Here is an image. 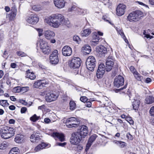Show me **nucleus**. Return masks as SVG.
<instances>
[{"mask_svg": "<svg viewBox=\"0 0 154 154\" xmlns=\"http://www.w3.org/2000/svg\"><path fill=\"white\" fill-rule=\"evenodd\" d=\"M58 51L57 50H54L52 52V54H51L49 57H58Z\"/></svg>", "mask_w": 154, "mask_h": 154, "instance_id": "58836bf2", "label": "nucleus"}, {"mask_svg": "<svg viewBox=\"0 0 154 154\" xmlns=\"http://www.w3.org/2000/svg\"><path fill=\"white\" fill-rule=\"evenodd\" d=\"M30 140L31 142H35L39 140L40 139L39 136L38 135V133L34 132L30 137Z\"/></svg>", "mask_w": 154, "mask_h": 154, "instance_id": "b1692460", "label": "nucleus"}, {"mask_svg": "<svg viewBox=\"0 0 154 154\" xmlns=\"http://www.w3.org/2000/svg\"><path fill=\"white\" fill-rule=\"evenodd\" d=\"M15 122V121L13 119H10L9 121V123L10 124H14Z\"/></svg>", "mask_w": 154, "mask_h": 154, "instance_id": "0e129e2a", "label": "nucleus"}, {"mask_svg": "<svg viewBox=\"0 0 154 154\" xmlns=\"http://www.w3.org/2000/svg\"><path fill=\"white\" fill-rule=\"evenodd\" d=\"M17 65L14 63H12L11 64V66L13 68H15L16 67Z\"/></svg>", "mask_w": 154, "mask_h": 154, "instance_id": "69168bd1", "label": "nucleus"}, {"mask_svg": "<svg viewBox=\"0 0 154 154\" xmlns=\"http://www.w3.org/2000/svg\"><path fill=\"white\" fill-rule=\"evenodd\" d=\"M11 150L12 151H13L14 152H19V149L17 147H15L12 148Z\"/></svg>", "mask_w": 154, "mask_h": 154, "instance_id": "4d7b16f0", "label": "nucleus"}, {"mask_svg": "<svg viewBox=\"0 0 154 154\" xmlns=\"http://www.w3.org/2000/svg\"><path fill=\"white\" fill-rule=\"evenodd\" d=\"M115 61L114 57L112 56H109L106 59V70L107 72H109L112 69L114 64V61Z\"/></svg>", "mask_w": 154, "mask_h": 154, "instance_id": "6e6552de", "label": "nucleus"}, {"mask_svg": "<svg viewBox=\"0 0 154 154\" xmlns=\"http://www.w3.org/2000/svg\"><path fill=\"white\" fill-rule=\"evenodd\" d=\"M17 53L18 56L21 57H25L27 55L26 53L21 51H18L17 52Z\"/></svg>", "mask_w": 154, "mask_h": 154, "instance_id": "c03bdc74", "label": "nucleus"}, {"mask_svg": "<svg viewBox=\"0 0 154 154\" xmlns=\"http://www.w3.org/2000/svg\"><path fill=\"white\" fill-rule=\"evenodd\" d=\"M66 124L68 128H75L78 126L79 123L76 118L71 117L66 120Z\"/></svg>", "mask_w": 154, "mask_h": 154, "instance_id": "1a4fd4ad", "label": "nucleus"}, {"mask_svg": "<svg viewBox=\"0 0 154 154\" xmlns=\"http://www.w3.org/2000/svg\"><path fill=\"white\" fill-rule=\"evenodd\" d=\"M66 143L65 142L62 143H57V145L61 146H64L66 145Z\"/></svg>", "mask_w": 154, "mask_h": 154, "instance_id": "680f3d73", "label": "nucleus"}, {"mask_svg": "<svg viewBox=\"0 0 154 154\" xmlns=\"http://www.w3.org/2000/svg\"><path fill=\"white\" fill-rule=\"evenodd\" d=\"M82 49L85 54H89L91 51V47L88 45H85L82 48Z\"/></svg>", "mask_w": 154, "mask_h": 154, "instance_id": "bb28decb", "label": "nucleus"}, {"mask_svg": "<svg viewBox=\"0 0 154 154\" xmlns=\"http://www.w3.org/2000/svg\"><path fill=\"white\" fill-rule=\"evenodd\" d=\"M106 70L104 65L100 64L99 65L97 72V76L98 78H100L103 77Z\"/></svg>", "mask_w": 154, "mask_h": 154, "instance_id": "ddd939ff", "label": "nucleus"}, {"mask_svg": "<svg viewBox=\"0 0 154 154\" xmlns=\"http://www.w3.org/2000/svg\"><path fill=\"white\" fill-rule=\"evenodd\" d=\"M143 15L142 12L139 10H137L130 13L128 16V19L130 22L135 21L140 19Z\"/></svg>", "mask_w": 154, "mask_h": 154, "instance_id": "20e7f679", "label": "nucleus"}, {"mask_svg": "<svg viewBox=\"0 0 154 154\" xmlns=\"http://www.w3.org/2000/svg\"><path fill=\"white\" fill-rule=\"evenodd\" d=\"M83 138L78 132H74L72 134L70 142L71 144L76 145L80 142Z\"/></svg>", "mask_w": 154, "mask_h": 154, "instance_id": "39448f33", "label": "nucleus"}, {"mask_svg": "<svg viewBox=\"0 0 154 154\" xmlns=\"http://www.w3.org/2000/svg\"><path fill=\"white\" fill-rule=\"evenodd\" d=\"M76 132H78L83 138H84L88 134V128L86 126L82 125L79 127V128Z\"/></svg>", "mask_w": 154, "mask_h": 154, "instance_id": "f8f14e48", "label": "nucleus"}, {"mask_svg": "<svg viewBox=\"0 0 154 154\" xmlns=\"http://www.w3.org/2000/svg\"><path fill=\"white\" fill-rule=\"evenodd\" d=\"M0 104L4 107L8 106L9 105V103L7 102V100H0Z\"/></svg>", "mask_w": 154, "mask_h": 154, "instance_id": "c9c22d12", "label": "nucleus"}, {"mask_svg": "<svg viewBox=\"0 0 154 154\" xmlns=\"http://www.w3.org/2000/svg\"><path fill=\"white\" fill-rule=\"evenodd\" d=\"M126 8L125 5L122 4H119L117 7L116 9V14L118 16H121L123 15Z\"/></svg>", "mask_w": 154, "mask_h": 154, "instance_id": "4468645a", "label": "nucleus"}, {"mask_svg": "<svg viewBox=\"0 0 154 154\" xmlns=\"http://www.w3.org/2000/svg\"><path fill=\"white\" fill-rule=\"evenodd\" d=\"M27 108L25 107H22L20 110V112L21 113H25L27 110Z\"/></svg>", "mask_w": 154, "mask_h": 154, "instance_id": "6e6d98bb", "label": "nucleus"}, {"mask_svg": "<svg viewBox=\"0 0 154 154\" xmlns=\"http://www.w3.org/2000/svg\"><path fill=\"white\" fill-rule=\"evenodd\" d=\"M26 77L31 80H33L35 78V75L33 72L30 71V70L28 69L26 71Z\"/></svg>", "mask_w": 154, "mask_h": 154, "instance_id": "a878e982", "label": "nucleus"}, {"mask_svg": "<svg viewBox=\"0 0 154 154\" xmlns=\"http://www.w3.org/2000/svg\"><path fill=\"white\" fill-rule=\"evenodd\" d=\"M73 40L74 41L78 43L80 41V38L77 35H74L73 37Z\"/></svg>", "mask_w": 154, "mask_h": 154, "instance_id": "49530a36", "label": "nucleus"}, {"mask_svg": "<svg viewBox=\"0 0 154 154\" xmlns=\"http://www.w3.org/2000/svg\"><path fill=\"white\" fill-rule=\"evenodd\" d=\"M96 60L93 56H89L87 59L86 64L87 68L91 71H93L95 66Z\"/></svg>", "mask_w": 154, "mask_h": 154, "instance_id": "423d86ee", "label": "nucleus"}, {"mask_svg": "<svg viewBox=\"0 0 154 154\" xmlns=\"http://www.w3.org/2000/svg\"><path fill=\"white\" fill-rule=\"evenodd\" d=\"M145 102L147 104H151L154 102V97L152 96H148L145 99Z\"/></svg>", "mask_w": 154, "mask_h": 154, "instance_id": "7c9ffc66", "label": "nucleus"}, {"mask_svg": "<svg viewBox=\"0 0 154 154\" xmlns=\"http://www.w3.org/2000/svg\"><path fill=\"white\" fill-rule=\"evenodd\" d=\"M45 23L54 28H57L61 24L66 25L69 23L68 20L64 18L61 14H53L45 18Z\"/></svg>", "mask_w": 154, "mask_h": 154, "instance_id": "f257e3e1", "label": "nucleus"}, {"mask_svg": "<svg viewBox=\"0 0 154 154\" xmlns=\"http://www.w3.org/2000/svg\"><path fill=\"white\" fill-rule=\"evenodd\" d=\"M9 109L11 110H13L15 109L16 107L14 105H11L9 107Z\"/></svg>", "mask_w": 154, "mask_h": 154, "instance_id": "052dcab7", "label": "nucleus"}, {"mask_svg": "<svg viewBox=\"0 0 154 154\" xmlns=\"http://www.w3.org/2000/svg\"><path fill=\"white\" fill-rule=\"evenodd\" d=\"M130 69L131 71L133 73V74H134V73H135L136 72H137L136 70L135 69L133 66H130Z\"/></svg>", "mask_w": 154, "mask_h": 154, "instance_id": "3c124183", "label": "nucleus"}, {"mask_svg": "<svg viewBox=\"0 0 154 154\" xmlns=\"http://www.w3.org/2000/svg\"><path fill=\"white\" fill-rule=\"evenodd\" d=\"M149 113L152 116H154V106L151 107L149 111Z\"/></svg>", "mask_w": 154, "mask_h": 154, "instance_id": "603ef678", "label": "nucleus"}, {"mask_svg": "<svg viewBox=\"0 0 154 154\" xmlns=\"http://www.w3.org/2000/svg\"><path fill=\"white\" fill-rule=\"evenodd\" d=\"M77 11L78 12V13L79 14L84 15L86 13L87 10L86 9H83L78 8Z\"/></svg>", "mask_w": 154, "mask_h": 154, "instance_id": "f704fd0d", "label": "nucleus"}, {"mask_svg": "<svg viewBox=\"0 0 154 154\" xmlns=\"http://www.w3.org/2000/svg\"><path fill=\"white\" fill-rule=\"evenodd\" d=\"M113 143L121 148L124 147L126 145L125 143L122 141L115 140Z\"/></svg>", "mask_w": 154, "mask_h": 154, "instance_id": "473e14b6", "label": "nucleus"}, {"mask_svg": "<svg viewBox=\"0 0 154 154\" xmlns=\"http://www.w3.org/2000/svg\"><path fill=\"white\" fill-rule=\"evenodd\" d=\"M19 102L24 105L27 106L28 104L27 102L25 100L22 99L19 100Z\"/></svg>", "mask_w": 154, "mask_h": 154, "instance_id": "864d4df0", "label": "nucleus"}, {"mask_svg": "<svg viewBox=\"0 0 154 154\" xmlns=\"http://www.w3.org/2000/svg\"><path fill=\"white\" fill-rule=\"evenodd\" d=\"M54 2L55 6L59 8H63L65 5L64 0H54Z\"/></svg>", "mask_w": 154, "mask_h": 154, "instance_id": "412c9836", "label": "nucleus"}, {"mask_svg": "<svg viewBox=\"0 0 154 154\" xmlns=\"http://www.w3.org/2000/svg\"><path fill=\"white\" fill-rule=\"evenodd\" d=\"M17 13H14L11 12L9 14V20L11 21L13 20L16 15Z\"/></svg>", "mask_w": 154, "mask_h": 154, "instance_id": "4c0bfd02", "label": "nucleus"}, {"mask_svg": "<svg viewBox=\"0 0 154 154\" xmlns=\"http://www.w3.org/2000/svg\"><path fill=\"white\" fill-rule=\"evenodd\" d=\"M58 95L55 92H50L47 93L45 97V100L48 102H50L56 100Z\"/></svg>", "mask_w": 154, "mask_h": 154, "instance_id": "9d476101", "label": "nucleus"}, {"mask_svg": "<svg viewBox=\"0 0 154 154\" xmlns=\"http://www.w3.org/2000/svg\"><path fill=\"white\" fill-rule=\"evenodd\" d=\"M136 2L141 5H143V6L146 7H148L147 5H145V4H144L143 3V2H141L137 1Z\"/></svg>", "mask_w": 154, "mask_h": 154, "instance_id": "e2e57ef3", "label": "nucleus"}, {"mask_svg": "<svg viewBox=\"0 0 154 154\" xmlns=\"http://www.w3.org/2000/svg\"><path fill=\"white\" fill-rule=\"evenodd\" d=\"M99 40V37L97 32L93 33L91 44L94 45H97L98 44Z\"/></svg>", "mask_w": 154, "mask_h": 154, "instance_id": "aec40b11", "label": "nucleus"}, {"mask_svg": "<svg viewBox=\"0 0 154 154\" xmlns=\"http://www.w3.org/2000/svg\"><path fill=\"white\" fill-rule=\"evenodd\" d=\"M48 84V83L45 80H40L35 82L33 86L35 88L41 89Z\"/></svg>", "mask_w": 154, "mask_h": 154, "instance_id": "f3484780", "label": "nucleus"}, {"mask_svg": "<svg viewBox=\"0 0 154 154\" xmlns=\"http://www.w3.org/2000/svg\"><path fill=\"white\" fill-rule=\"evenodd\" d=\"M25 139L24 136L22 134H18L17 135L15 138V141L17 143H21L23 142Z\"/></svg>", "mask_w": 154, "mask_h": 154, "instance_id": "393cba45", "label": "nucleus"}, {"mask_svg": "<svg viewBox=\"0 0 154 154\" xmlns=\"http://www.w3.org/2000/svg\"><path fill=\"white\" fill-rule=\"evenodd\" d=\"M82 61L81 59L77 57L72 58L69 63V67L73 69L78 68L81 66Z\"/></svg>", "mask_w": 154, "mask_h": 154, "instance_id": "0eeeda50", "label": "nucleus"}, {"mask_svg": "<svg viewBox=\"0 0 154 154\" xmlns=\"http://www.w3.org/2000/svg\"><path fill=\"white\" fill-rule=\"evenodd\" d=\"M135 79L138 81H141L143 78L137 72H136L133 74Z\"/></svg>", "mask_w": 154, "mask_h": 154, "instance_id": "72a5a7b5", "label": "nucleus"}, {"mask_svg": "<svg viewBox=\"0 0 154 154\" xmlns=\"http://www.w3.org/2000/svg\"><path fill=\"white\" fill-rule=\"evenodd\" d=\"M126 137L128 139H130V140L132 139V137L130 133H128L127 134Z\"/></svg>", "mask_w": 154, "mask_h": 154, "instance_id": "bf43d9fd", "label": "nucleus"}, {"mask_svg": "<svg viewBox=\"0 0 154 154\" xmlns=\"http://www.w3.org/2000/svg\"><path fill=\"white\" fill-rule=\"evenodd\" d=\"M51 136L56 138L58 139L59 140L61 141L64 140V136L62 134H60L57 132L53 133L51 135Z\"/></svg>", "mask_w": 154, "mask_h": 154, "instance_id": "4be33fe9", "label": "nucleus"}, {"mask_svg": "<svg viewBox=\"0 0 154 154\" xmlns=\"http://www.w3.org/2000/svg\"><path fill=\"white\" fill-rule=\"evenodd\" d=\"M36 30L38 31V36H42L43 34V30L42 29L37 28L36 29Z\"/></svg>", "mask_w": 154, "mask_h": 154, "instance_id": "de8ad7c7", "label": "nucleus"}, {"mask_svg": "<svg viewBox=\"0 0 154 154\" xmlns=\"http://www.w3.org/2000/svg\"><path fill=\"white\" fill-rule=\"evenodd\" d=\"M11 11L12 12L17 13V10L14 5H13V6L11 7Z\"/></svg>", "mask_w": 154, "mask_h": 154, "instance_id": "5fc2aeb1", "label": "nucleus"}, {"mask_svg": "<svg viewBox=\"0 0 154 154\" xmlns=\"http://www.w3.org/2000/svg\"><path fill=\"white\" fill-rule=\"evenodd\" d=\"M39 118V116H37L36 115L34 114L33 116L30 118V119L33 122H35L38 120Z\"/></svg>", "mask_w": 154, "mask_h": 154, "instance_id": "79ce46f5", "label": "nucleus"}, {"mask_svg": "<svg viewBox=\"0 0 154 154\" xmlns=\"http://www.w3.org/2000/svg\"><path fill=\"white\" fill-rule=\"evenodd\" d=\"M41 51L45 54H48L51 52L50 47L48 45L47 42L43 39H40L38 43Z\"/></svg>", "mask_w": 154, "mask_h": 154, "instance_id": "7ed1b4c3", "label": "nucleus"}, {"mask_svg": "<svg viewBox=\"0 0 154 154\" xmlns=\"http://www.w3.org/2000/svg\"><path fill=\"white\" fill-rule=\"evenodd\" d=\"M91 32V31L89 29H84L82 32L81 34L82 37H86L88 36Z\"/></svg>", "mask_w": 154, "mask_h": 154, "instance_id": "c756f323", "label": "nucleus"}, {"mask_svg": "<svg viewBox=\"0 0 154 154\" xmlns=\"http://www.w3.org/2000/svg\"><path fill=\"white\" fill-rule=\"evenodd\" d=\"M146 32L145 31H144L143 32V35H144V37H146L147 38H150V39L152 38H153V36H151L150 35L147 34L146 33Z\"/></svg>", "mask_w": 154, "mask_h": 154, "instance_id": "09e8293b", "label": "nucleus"}, {"mask_svg": "<svg viewBox=\"0 0 154 154\" xmlns=\"http://www.w3.org/2000/svg\"><path fill=\"white\" fill-rule=\"evenodd\" d=\"M50 63L52 64H56L59 62L58 57H49Z\"/></svg>", "mask_w": 154, "mask_h": 154, "instance_id": "2f4dec72", "label": "nucleus"}, {"mask_svg": "<svg viewBox=\"0 0 154 154\" xmlns=\"http://www.w3.org/2000/svg\"><path fill=\"white\" fill-rule=\"evenodd\" d=\"M44 121L45 123H48L50 122L51 120L48 118H45L44 119Z\"/></svg>", "mask_w": 154, "mask_h": 154, "instance_id": "338daca9", "label": "nucleus"}, {"mask_svg": "<svg viewBox=\"0 0 154 154\" xmlns=\"http://www.w3.org/2000/svg\"><path fill=\"white\" fill-rule=\"evenodd\" d=\"M124 78L122 76L119 75L115 77L114 84L115 86L119 88L124 85Z\"/></svg>", "mask_w": 154, "mask_h": 154, "instance_id": "9b49d317", "label": "nucleus"}, {"mask_svg": "<svg viewBox=\"0 0 154 154\" xmlns=\"http://www.w3.org/2000/svg\"><path fill=\"white\" fill-rule=\"evenodd\" d=\"M8 146V144L6 142H4L0 144V149H5Z\"/></svg>", "mask_w": 154, "mask_h": 154, "instance_id": "ea45409f", "label": "nucleus"}, {"mask_svg": "<svg viewBox=\"0 0 154 154\" xmlns=\"http://www.w3.org/2000/svg\"><path fill=\"white\" fill-rule=\"evenodd\" d=\"M47 145L44 143H42L37 146L35 148L34 150L36 152H38L45 148Z\"/></svg>", "mask_w": 154, "mask_h": 154, "instance_id": "c85d7f7f", "label": "nucleus"}, {"mask_svg": "<svg viewBox=\"0 0 154 154\" xmlns=\"http://www.w3.org/2000/svg\"><path fill=\"white\" fill-rule=\"evenodd\" d=\"M77 150L78 151L81 150L82 149V146L80 145H79L77 146L76 147Z\"/></svg>", "mask_w": 154, "mask_h": 154, "instance_id": "13d9d810", "label": "nucleus"}, {"mask_svg": "<svg viewBox=\"0 0 154 154\" xmlns=\"http://www.w3.org/2000/svg\"><path fill=\"white\" fill-rule=\"evenodd\" d=\"M69 107L70 109L73 110L76 108L75 103L73 101H70L69 102Z\"/></svg>", "mask_w": 154, "mask_h": 154, "instance_id": "e433bc0d", "label": "nucleus"}, {"mask_svg": "<svg viewBox=\"0 0 154 154\" xmlns=\"http://www.w3.org/2000/svg\"><path fill=\"white\" fill-rule=\"evenodd\" d=\"M96 51L99 56L101 57L104 56L107 52L106 48L103 46L97 47Z\"/></svg>", "mask_w": 154, "mask_h": 154, "instance_id": "dca6fc26", "label": "nucleus"}, {"mask_svg": "<svg viewBox=\"0 0 154 154\" xmlns=\"http://www.w3.org/2000/svg\"><path fill=\"white\" fill-rule=\"evenodd\" d=\"M140 104V100L139 99H134L133 102V108L134 110H137Z\"/></svg>", "mask_w": 154, "mask_h": 154, "instance_id": "cd10ccee", "label": "nucleus"}, {"mask_svg": "<svg viewBox=\"0 0 154 154\" xmlns=\"http://www.w3.org/2000/svg\"><path fill=\"white\" fill-rule=\"evenodd\" d=\"M39 18L35 14H32L29 16L26 19V21L28 23L31 24L36 23L38 21Z\"/></svg>", "mask_w": 154, "mask_h": 154, "instance_id": "2eb2a0df", "label": "nucleus"}, {"mask_svg": "<svg viewBox=\"0 0 154 154\" xmlns=\"http://www.w3.org/2000/svg\"><path fill=\"white\" fill-rule=\"evenodd\" d=\"M80 100L83 102H85L88 100V99L86 97L82 96L80 97Z\"/></svg>", "mask_w": 154, "mask_h": 154, "instance_id": "8fccbe9b", "label": "nucleus"}, {"mask_svg": "<svg viewBox=\"0 0 154 154\" xmlns=\"http://www.w3.org/2000/svg\"><path fill=\"white\" fill-rule=\"evenodd\" d=\"M62 53L64 56H69L72 53V50L70 47L66 46L64 47L62 49Z\"/></svg>", "mask_w": 154, "mask_h": 154, "instance_id": "a211bd4d", "label": "nucleus"}, {"mask_svg": "<svg viewBox=\"0 0 154 154\" xmlns=\"http://www.w3.org/2000/svg\"><path fill=\"white\" fill-rule=\"evenodd\" d=\"M19 152H17L12 151L11 150H10L9 154H19Z\"/></svg>", "mask_w": 154, "mask_h": 154, "instance_id": "774afa93", "label": "nucleus"}, {"mask_svg": "<svg viewBox=\"0 0 154 154\" xmlns=\"http://www.w3.org/2000/svg\"><path fill=\"white\" fill-rule=\"evenodd\" d=\"M54 33L52 31L46 30L45 32V36L48 39L53 38L55 36Z\"/></svg>", "mask_w": 154, "mask_h": 154, "instance_id": "5701e85b", "label": "nucleus"}, {"mask_svg": "<svg viewBox=\"0 0 154 154\" xmlns=\"http://www.w3.org/2000/svg\"><path fill=\"white\" fill-rule=\"evenodd\" d=\"M15 130L12 128L5 127L0 130L1 137L5 139H7L14 136Z\"/></svg>", "mask_w": 154, "mask_h": 154, "instance_id": "f03ea898", "label": "nucleus"}, {"mask_svg": "<svg viewBox=\"0 0 154 154\" xmlns=\"http://www.w3.org/2000/svg\"><path fill=\"white\" fill-rule=\"evenodd\" d=\"M94 100H89V101H86V103H85V105L86 106L88 107H90L92 105V103H91V101H93Z\"/></svg>", "mask_w": 154, "mask_h": 154, "instance_id": "a18cd8bd", "label": "nucleus"}, {"mask_svg": "<svg viewBox=\"0 0 154 154\" xmlns=\"http://www.w3.org/2000/svg\"><path fill=\"white\" fill-rule=\"evenodd\" d=\"M97 135L96 134H93L89 138L88 143L86 145V150L88 149L91 146L92 143L95 140L97 137Z\"/></svg>", "mask_w": 154, "mask_h": 154, "instance_id": "6ab92c4d", "label": "nucleus"}, {"mask_svg": "<svg viewBox=\"0 0 154 154\" xmlns=\"http://www.w3.org/2000/svg\"><path fill=\"white\" fill-rule=\"evenodd\" d=\"M78 8L75 5H73L72 6L71 8H69L68 9V11L69 12H71L73 11H76L78 9Z\"/></svg>", "mask_w": 154, "mask_h": 154, "instance_id": "37998d69", "label": "nucleus"}, {"mask_svg": "<svg viewBox=\"0 0 154 154\" xmlns=\"http://www.w3.org/2000/svg\"><path fill=\"white\" fill-rule=\"evenodd\" d=\"M32 9L35 11H39L42 9L39 5H35L32 7Z\"/></svg>", "mask_w": 154, "mask_h": 154, "instance_id": "a19ab883", "label": "nucleus"}]
</instances>
